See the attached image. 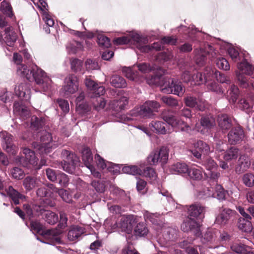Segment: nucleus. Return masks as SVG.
Listing matches in <instances>:
<instances>
[{"instance_id":"f257e3e1","label":"nucleus","mask_w":254,"mask_h":254,"mask_svg":"<svg viewBox=\"0 0 254 254\" xmlns=\"http://www.w3.org/2000/svg\"><path fill=\"white\" fill-rule=\"evenodd\" d=\"M17 74L29 81H34L39 85L42 92L48 93L53 89L54 84L51 79L36 65H33L31 68H28L25 65H19L17 68Z\"/></svg>"},{"instance_id":"f03ea898","label":"nucleus","mask_w":254,"mask_h":254,"mask_svg":"<svg viewBox=\"0 0 254 254\" xmlns=\"http://www.w3.org/2000/svg\"><path fill=\"white\" fill-rule=\"evenodd\" d=\"M237 66L235 74L240 85L245 88L251 86L254 89V67L246 59L239 63Z\"/></svg>"},{"instance_id":"7ed1b4c3","label":"nucleus","mask_w":254,"mask_h":254,"mask_svg":"<svg viewBox=\"0 0 254 254\" xmlns=\"http://www.w3.org/2000/svg\"><path fill=\"white\" fill-rule=\"evenodd\" d=\"M161 118L173 127L180 129L182 131L190 132L191 127L184 122L178 119L171 110H164L161 114Z\"/></svg>"},{"instance_id":"20e7f679","label":"nucleus","mask_w":254,"mask_h":254,"mask_svg":"<svg viewBox=\"0 0 254 254\" xmlns=\"http://www.w3.org/2000/svg\"><path fill=\"white\" fill-rule=\"evenodd\" d=\"M161 91L164 93L173 94L182 97L186 90L180 81L175 78H169L161 85Z\"/></svg>"},{"instance_id":"39448f33","label":"nucleus","mask_w":254,"mask_h":254,"mask_svg":"<svg viewBox=\"0 0 254 254\" xmlns=\"http://www.w3.org/2000/svg\"><path fill=\"white\" fill-rule=\"evenodd\" d=\"M40 141V144H37V147L42 154H47L58 146V143L53 140L51 134L46 131L41 132Z\"/></svg>"},{"instance_id":"423d86ee","label":"nucleus","mask_w":254,"mask_h":254,"mask_svg":"<svg viewBox=\"0 0 254 254\" xmlns=\"http://www.w3.org/2000/svg\"><path fill=\"white\" fill-rule=\"evenodd\" d=\"M133 38L135 39L137 43V49L141 53H149L152 51H160L162 48V42H155L151 45H146L148 43V39L147 37L140 35L139 34L134 35Z\"/></svg>"},{"instance_id":"0eeeda50","label":"nucleus","mask_w":254,"mask_h":254,"mask_svg":"<svg viewBox=\"0 0 254 254\" xmlns=\"http://www.w3.org/2000/svg\"><path fill=\"white\" fill-rule=\"evenodd\" d=\"M236 211L228 207H220L218 213L216 215L215 223L221 227L227 226L233 220Z\"/></svg>"},{"instance_id":"6e6552de","label":"nucleus","mask_w":254,"mask_h":254,"mask_svg":"<svg viewBox=\"0 0 254 254\" xmlns=\"http://www.w3.org/2000/svg\"><path fill=\"white\" fill-rule=\"evenodd\" d=\"M193 53L194 54V60L196 64L198 66H202L205 64L207 55L209 56L210 58L217 57V53L211 45L207 46L206 51L202 48H196L194 50Z\"/></svg>"},{"instance_id":"1a4fd4ad","label":"nucleus","mask_w":254,"mask_h":254,"mask_svg":"<svg viewBox=\"0 0 254 254\" xmlns=\"http://www.w3.org/2000/svg\"><path fill=\"white\" fill-rule=\"evenodd\" d=\"M160 107V105L157 101L148 100L140 106L137 114L141 118H152Z\"/></svg>"},{"instance_id":"9d476101","label":"nucleus","mask_w":254,"mask_h":254,"mask_svg":"<svg viewBox=\"0 0 254 254\" xmlns=\"http://www.w3.org/2000/svg\"><path fill=\"white\" fill-rule=\"evenodd\" d=\"M23 153L25 157L17 156L16 160L23 167L28 168L36 167L38 165V159L34 152L28 148H24L23 149Z\"/></svg>"},{"instance_id":"9b49d317","label":"nucleus","mask_w":254,"mask_h":254,"mask_svg":"<svg viewBox=\"0 0 254 254\" xmlns=\"http://www.w3.org/2000/svg\"><path fill=\"white\" fill-rule=\"evenodd\" d=\"M169 153L165 147H161L159 150L152 151L147 157L148 162L150 165H156L158 162L165 164L168 159Z\"/></svg>"},{"instance_id":"f8f14e48","label":"nucleus","mask_w":254,"mask_h":254,"mask_svg":"<svg viewBox=\"0 0 254 254\" xmlns=\"http://www.w3.org/2000/svg\"><path fill=\"white\" fill-rule=\"evenodd\" d=\"M136 223L135 217L132 215H129L122 216L115 225L116 227L120 229L122 232L130 234L132 231L134 225Z\"/></svg>"},{"instance_id":"ddd939ff","label":"nucleus","mask_w":254,"mask_h":254,"mask_svg":"<svg viewBox=\"0 0 254 254\" xmlns=\"http://www.w3.org/2000/svg\"><path fill=\"white\" fill-rule=\"evenodd\" d=\"M186 106L195 108L200 111H203L205 109V101L201 98H197L191 94H188L184 99Z\"/></svg>"},{"instance_id":"4468645a","label":"nucleus","mask_w":254,"mask_h":254,"mask_svg":"<svg viewBox=\"0 0 254 254\" xmlns=\"http://www.w3.org/2000/svg\"><path fill=\"white\" fill-rule=\"evenodd\" d=\"M78 88V81L77 76L73 74H69L64 79V85L63 87L66 95L73 94Z\"/></svg>"},{"instance_id":"2eb2a0df","label":"nucleus","mask_w":254,"mask_h":254,"mask_svg":"<svg viewBox=\"0 0 254 254\" xmlns=\"http://www.w3.org/2000/svg\"><path fill=\"white\" fill-rule=\"evenodd\" d=\"M0 138L2 142L3 148L8 153L15 154L17 150V147L13 143V136L6 131L0 132Z\"/></svg>"},{"instance_id":"dca6fc26","label":"nucleus","mask_w":254,"mask_h":254,"mask_svg":"<svg viewBox=\"0 0 254 254\" xmlns=\"http://www.w3.org/2000/svg\"><path fill=\"white\" fill-rule=\"evenodd\" d=\"M213 75V70L210 67H207L203 73L197 72L192 75L191 84L197 85L202 84Z\"/></svg>"},{"instance_id":"f3484780","label":"nucleus","mask_w":254,"mask_h":254,"mask_svg":"<svg viewBox=\"0 0 254 254\" xmlns=\"http://www.w3.org/2000/svg\"><path fill=\"white\" fill-rule=\"evenodd\" d=\"M188 217L193 219H198L202 217L205 207L201 203L195 202L188 206Z\"/></svg>"},{"instance_id":"a211bd4d","label":"nucleus","mask_w":254,"mask_h":254,"mask_svg":"<svg viewBox=\"0 0 254 254\" xmlns=\"http://www.w3.org/2000/svg\"><path fill=\"white\" fill-rule=\"evenodd\" d=\"M228 142L231 144H236L241 141L244 137V132L240 126L233 127L228 133Z\"/></svg>"},{"instance_id":"6ab92c4d","label":"nucleus","mask_w":254,"mask_h":254,"mask_svg":"<svg viewBox=\"0 0 254 254\" xmlns=\"http://www.w3.org/2000/svg\"><path fill=\"white\" fill-rule=\"evenodd\" d=\"M98 167L102 169L107 168V169L114 174H117L120 172V167L118 165L112 163L110 162H106L99 154H96L95 156Z\"/></svg>"},{"instance_id":"aec40b11","label":"nucleus","mask_w":254,"mask_h":254,"mask_svg":"<svg viewBox=\"0 0 254 254\" xmlns=\"http://www.w3.org/2000/svg\"><path fill=\"white\" fill-rule=\"evenodd\" d=\"M14 92L16 96L23 100L27 101L30 99V89L29 85L26 83H22L16 86Z\"/></svg>"},{"instance_id":"412c9836","label":"nucleus","mask_w":254,"mask_h":254,"mask_svg":"<svg viewBox=\"0 0 254 254\" xmlns=\"http://www.w3.org/2000/svg\"><path fill=\"white\" fill-rule=\"evenodd\" d=\"M200 123L202 129L200 131L204 134L207 132L215 126V121L213 117L210 116H205L201 118Z\"/></svg>"},{"instance_id":"4be33fe9","label":"nucleus","mask_w":254,"mask_h":254,"mask_svg":"<svg viewBox=\"0 0 254 254\" xmlns=\"http://www.w3.org/2000/svg\"><path fill=\"white\" fill-rule=\"evenodd\" d=\"M162 236L165 242L173 241L177 237L178 230L175 227L163 226L161 228Z\"/></svg>"},{"instance_id":"5701e85b","label":"nucleus","mask_w":254,"mask_h":254,"mask_svg":"<svg viewBox=\"0 0 254 254\" xmlns=\"http://www.w3.org/2000/svg\"><path fill=\"white\" fill-rule=\"evenodd\" d=\"M24 208L27 214L30 217H33L34 213L37 215H44V212L46 211L42 206L37 204H33L32 206L28 204H24Z\"/></svg>"},{"instance_id":"b1692460","label":"nucleus","mask_w":254,"mask_h":254,"mask_svg":"<svg viewBox=\"0 0 254 254\" xmlns=\"http://www.w3.org/2000/svg\"><path fill=\"white\" fill-rule=\"evenodd\" d=\"M251 164L250 158L247 155H240L238 161V166L236 168L237 173H241L249 168Z\"/></svg>"},{"instance_id":"393cba45","label":"nucleus","mask_w":254,"mask_h":254,"mask_svg":"<svg viewBox=\"0 0 254 254\" xmlns=\"http://www.w3.org/2000/svg\"><path fill=\"white\" fill-rule=\"evenodd\" d=\"M38 2L40 4L38 5V7L40 9L43 11V19L45 21L46 25L49 27H53L54 25V21L51 16L46 11H44V9L47 10V7H48L47 3L44 0H38Z\"/></svg>"},{"instance_id":"a878e982","label":"nucleus","mask_w":254,"mask_h":254,"mask_svg":"<svg viewBox=\"0 0 254 254\" xmlns=\"http://www.w3.org/2000/svg\"><path fill=\"white\" fill-rule=\"evenodd\" d=\"M138 34L133 32H130L128 36L119 37L114 40V43L116 45H124L129 44L134 45L137 48V43L133 38L134 35Z\"/></svg>"},{"instance_id":"bb28decb","label":"nucleus","mask_w":254,"mask_h":254,"mask_svg":"<svg viewBox=\"0 0 254 254\" xmlns=\"http://www.w3.org/2000/svg\"><path fill=\"white\" fill-rule=\"evenodd\" d=\"M4 31V40L6 44L9 47L13 46L17 38L16 33L14 31L12 27L6 28Z\"/></svg>"},{"instance_id":"cd10ccee","label":"nucleus","mask_w":254,"mask_h":254,"mask_svg":"<svg viewBox=\"0 0 254 254\" xmlns=\"http://www.w3.org/2000/svg\"><path fill=\"white\" fill-rule=\"evenodd\" d=\"M240 155V150L235 146H232L227 149L224 153L223 158L225 161L229 162L236 160Z\"/></svg>"},{"instance_id":"c85d7f7f","label":"nucleus","mask_w":254,"mask_h":254,"mask_svg":"<svg viewBox=\"0 0 254 254\" xmlns=\"http://www.w3.org/2000/svg\"><path fill=\"white\" fill-rule=\"evenodd\" d=\"M7 194L11 199L13 203L17 205L19 203L20 200H23L25 197L21 194L17 190L13 189L12 186H9L8 188L5 189Z\"/></svg>"},{"instance_id":"c756f323","label":"nucleus","mask_w":254,"mask_h":254,"mask_svg":"<svg viewBox=\"0 0 254 254\" xmlns=\"http://www.w3.org/2000/svg\"><path fill=\"white\" fill-rule=\"evenodd\" d=\"M251 220H246L245 218H240L239 219L238 226L239 229L245 233H253L254 237V227H253Z\"/></svg>"},{"instance_id":"7c9ffc66","label":"nucleus","mask_w":254,"mask_h":254,"mask_svg":"<svg viewBox=\"0 0 254 254\" xmlns=\"http://www.w3.org/2000/svg\"><path fill=\"white\" fill-rule=\"evenodd\" d=\"M166 124L161 121H152L149 125L150 128H153L158 133L165 134L169 131L166 128Z\"/></svg>"},{"instance_id":"2f4dec72","label":"nucleus","mask_w":254,"mask_h":254,"mask_svg":"<svg viewBox=\"0 0 254 254\" xmlns=\"http://www.w3.org/2000/svg\"><path fill=\"white\" fill-rule=\"evenodd\" d=\"M40 181L35 177L27 176L23 181V185L26 190L30 191L39 186Z\"/></svg>"},{"instance_id":"473e14b6","label":"nucleus","mask_w":254,"mask_h":254,"mask_svg":"<svg viewBox=\"0 0 254 254\" xmlns=\"http://www.w3.org/2000/svg\"><path fill=\"white\" fill-rule=\"evenodd\" d=\"M83 229L80 227L75 226L71 227L67 234V239L70 241H75L83 233Z\"/></svg>"},{"instance_id":"72a5a7b5","label":"nucleus","mask_w":254,"mask_h":254,"mask_svg":"<svg viewBox=\"0 0 254 254\" xmlns=\"http://www.w3.org/2000/svg\"><path fill=\"white\" fill-rule=\"evenodd\" d=\"M230 87L227 91V96L230 103L235 104L239 95V90L238 87L234 84H230Z\"/></svg>"},{"instance_id":"f704fd0d","label":"nucleus","mask_w":254,"mask_h":254,"mask_svg":"<svg viewBox=\"0 0 254 254\" xmlns=\"http://www.w3.org/2000/svg\"><path fill=\"white\" fill-rule=\"evenodd\" d=\"M213 77V75L208 78V80H207L204 83L206 84L207 89L217 94L222 95L224 93V91L219 84L215 81H212Z\"/></svg>"},{"instance_id":"c9c22d12","label":"nucleus","mask_w":254,"mask_h":254,"mask_svg":"<svg viewBox=\"0 0 254 254\" xmlns=\"http://www.w3.org/2000/svg\"><path fill=\"white\" fill-rule=\"evenodd\" d=\"M218 122L220 128L223 131L229 129L232 126L231 120L227 115L219 116L218 117Z\"/></svg>"},{"instance_id":"e433bc0d","label":"nucleus","mask_w":254,"mask_h":254,"mask_svg":"<svg viewBox=\"0 0 254 254\" xmlns=\"http://www.w3.org/2000/svg\"><path fill=\"white\" fill-rule=\"evenodd\" d=\"M189 169L186 163L178 162L171 167V171L174 174H187Z\"/></svg>"},{"instance_id":"4c0bfd02","label":"nucleus","mask_w":254,"mask_h":254,"mask_svg":"<svg viewBox=\"0 0 254 254\" xmlns=\"http://www.w3.org/2000/svg\"><path fill=\"white\" fill-rule=\"evenodd\" d=\"M202 170L200 167H191L189 169L187 174L190 179L199 181L202 178Z\"/></svg>"},{"instance_id":"58836bf2","label":"nucleus","mask_w":254,"mask_h":254,"mask_svg":"<svg viewBox=\"0 0 254 254\" xmlns=\"http://www.w3.org/2000/svg\"><path fill=\"white\" fill-rule=\"evenodd\" d=\"M110 83L112 86L116 88H125L127 85L126 80L123 77L117 75L111 77Z\"/></svg>"},{"instance_id":"ea45409f","label":"nucleus","mask_w":254,"mask_h":254,"mask_svg":"<svg viewBox=\"0 0 254 254\" xmlns=\"http://www.w3.org/2000/svg\"><path fill=\"white\" fill-rule=\"evenodd\" d=\"M82 159L86 167L92 165L93 156L90 149L84 147L82 151Z\"/></svg>"},{"instance_id":"a19ab883","label":"nucleus","mask_w":254,"mask_h":254,"mask_svg":"<svg viewBox=\"0 0 254 254\" xmlns=\"http://www.w3.org/2000/svg\"><path fill=\"white\" fill-rule=\"evenodd\" d=\"M42 217L46 222L51 225L56 223L59 219L58 215L50 210H46L44 212V215Z\"/></svg>"},{"instance_id":"79ce46f5","label":"nucleus","mask_w":254,"mask_h":254,"mask_svg":"<svg viewBox=\"0 0 254 254\" xmlns=\"http://www.w3.org/2000/svg\"><path fill=\"white\" fill-rule=\"evenodd\" d=\"M193 147L203 154L207 155L211 152L209 145L202 140H197L194 142Z\"/></svg>"},{"instance_id":"37998d69","label":"nucleus","mask_w":254,"mask_h":254,"mask_svg":"<svg viewBox=\"0 0 254 254\" xmlns=\"http://www.w3.org/2000/svg\"><path fill=\"white\" fill-rule=\"evenodd\" d=\"M148 233V229L143 222H139L136 224L134 229V234L136 236L143 237Z\"/></svg>"},{"instance_id":"c03bdc74","label":"nucleus","mask_w":254,"mask_h":254,"mask_svg":"<svg viewBox=\"0 0 254 254\" xmlns=\"http://www.w3.org/2000/svg\"><path fill=\"white\" fill-rule=\"evenodd\" d=\"M197 226V221L189 217L181 225V229L185 232L191 231L193 227Z\"/></svg>"},{"instance_id":"a18cd8bd","label":"nucleus","mask_w":254,"mask_h":254,"mask_svg":"<svg viewBox=\"0 0 254 254\" xmlns=\"http://www.w3.org/2000/svg\"><path fill=\"white\" fill-rule=\"evenodd\" d=\"M45 125V119L43 118H38L33 116L31 119V128L37 130L42 128Z\"/></svg>"},{"instance_id":"49530a36","label":"nucleus","mask_w":254,"mask_h":254,"mask_svg":"<svg viewBox=\"0 0 254 254\" xmlns=\"http://www.w3.org/2000/svg\"><path fill=\"white\" fill-rule=\"evenodd\" d=\"M166 80L161 75H154L148 77L146 79L147 84L150 85H160V87L164 83V80Z\"/></svg>"},{"instance_id":"de8ad7c7","label":"nucleus","mask_w":254,"mask_h":254,"mask_svg":"<svg viewBox=\"0 0 254 254\" xmlns=\"http://www.w3.org/2000/svg\"><path fill=\"white\" fill-rule=\"evenodd\" d=\"M83 48L82 44L80 42L77 41L70 43L66 46L67 51L70 54H74L78 51L82 50Z\"/></svg>"},{"instance_id":"09e8293b","label":"nucleus","mask_w":254,"mask_h":254,"mask_svg":"<svg viewBox=\"0 0 254 254\" xmlns=\"http://www.w3.org/2000/svg\"><path fill=\"white\" fill-rule=\"evenodd\" d=\"M93 98L92 103L94 108L97 110L100 111L103 109L106 104L105 100L102 97H94L91 96Z\"/></svg>"},{"instance_id":"8fccbe9b","label":"nucleus","mask_w":254,"mask_h":254,"mask_svg":"<svg viewBox=\"0 0 254 254\" xmlns=\"http://www.w3.org/2000/svg\"><path fill=\"white\" fill-rule=\"evenodd\" d=\"M202 165L208 171L215 170L218 167L217 163L211 157H207L203 161Z\"/></svg>"},{"instance_id":"3c124183","label":"nucleus","mask_w":254,"mask_h":254,"mask_svg":"<svg viewBox=\"0 0 254 254\" xmlns=\"http://www.w3.org/2000/svg\"><path fill=\"white\" fill-rule=\"evenodd\" d=\"M161 100L163 103L172 108L176 107L179 105L178 100L171 96H164L161 97Z\"/></svg>"},{"instance_id":"603ef678","label":"nucleus","mask_w":254,"mask_h":254,"mask_svg":"<svg viewBox=\"0 0 254 254\" xmlns=\"http://www.w3.org/2000/svg\"><path fill=\"white\" fill-rule=\"evenodd\" d=\"M215 197L220 201L224 200L228 194V191L220 185H217L215 187Z\"/></svg>"},{"instance_id":"864d4df0","label":"nucleus","mask_w":254,"mask_h":254,"mask_svg":"<svg viewBox=\"0 0 254 254\" xmlns=\"http://www.w3.org/2000/svg\"><path fill=\"white\" fill-rule=\"evenodd\" d=\"M216 237L215 231L213 229H208L202 236L201 241L203 243H206L209 242H212Z\"/></svg>"},{"instance_id":"5fc2aeb1","label":"nucleus","mask_w":254,"mask_h":254,"mask_svg":"<svg viewBox=\"0 0 254 254\" xmlns=\"http://www.w3.org/2000/svg\"><path fill=\"white\" fill-rule=\"evenodd\" d=\"M124 173L132 175H141L142 170L136 166H125L122 169Z\"/></svg>"},{"instance_id":"6e6d98bb","label":"nucleus","mask_w":254,"mask_h":254,"mask_svg":"<svg viewBox=\"0 0 254 254\" xmlns=\"http://www.w3.org/2000/svg\"><path fill=\"white\" fill-rule=\"evenodd\" d=\"M97 42L99 46L103 48H108L111 45L110 39L102 34H98Z\"/></svg>"},{"instance_id":"4d7b16f0","label":"nucleus","mask_w":254,"mask_h":254,"mask_svg":"<svg viewBox=\"0 0 254 254\" xmlns=\"http://www.w3.org/2000/svg\"><path fill=\"white\" fill-rule=\"evenodd\" d=\"M0 10L8 17H10L13 15L12 7L10 3L5 0L1 2Z\"/></svg>"},{"instance_id":"13d9d810","label":"nucleus","mask_w":254,"mask_h":254,"mask_svg":"<svg viewBox=\"0 0 254 254\" xmlns=\"http://www.w3.org/2000/svg\"><path fill=\"white\" fill-rule=\"evenodd\" d=\"M123 72L125 76L128 79L132 81H137L136 71H133L130 67H125L123 69Z\"/></svg>"},{"instance_id":"bf43d9fd","label":"nucleus","mask_w":254,"mask_h":254,"mask_svg":"<svg viewBox=\"0 0 254 254\" xmlns=\"http://www.w3.org/2000/svg\"><path fill=\"white\" fill-rule=\"evenodd\" d=\"M144 218L146 221H150L153 224H158V220L159 215L158 213H151L146 211L144 213Z\"/></svg>"},{"instance_id":"052dcab7","label":"nucleus","mask_w":254,"mask_h":254,"mask_svg":"<svg viewBox=\"0 0 254 254\" xmlns=\"http://www.w3.org/2000/svg\"><path fill=\"white\" fill-rule=\"evenodd\" d=\"M216 64L217 66L224 70H229L230 66L228 62L224 58H217L216 61Z\"/></svg>"},{"instance_id":"680f3d73","label":"nucleus","mask_w":254,"mask_h":254,"mask_svg":"<svg viewBox=\"0 0 254 254\" xmlns=\"http://www.w3.org/2000/svg\"><path fill=\"white\" fill-rule=\"evenodd\" d=\"M213 195L211 189L209 188H204L198 191L197 197L199 199H206L210 197Z\"/></svg>"},{"instance_id":"e2e57ef3","label":"nucleus","mask_w":254,"mask_h":254,"mask_svg":"<svg viewBox=\"0 0 254 254\" xmlns=\"http://www.w3.org/2000/svg\"><path fill=\"white\" fill-rule=\"evenodd\" d=\"M243 183L248 187H252L254 186V175L252 173H246L243 176Z\"/></svg>"},{"instance_id":"0e129e2a","label":"nucleus","mask_w":254,"mask_h":254,"mask_svg":"<svg viewBox=\"0 0 254 254\" xmlns=\"http://www.w3.org/2000/svg\"><path fill=\"white\" fill-rule=\"evenodd\" d=\"M215 75L217 80L222 83H226L227 84H231V81L229 78L226 77L225 74L220 72L216 70L213 71V76Z\"/></svg>"},{"instance_id":"69168bd1","label":"nucleus","mask_w":254,"mask_h":254,"mask_svg":"<svg viewBox=\"0 0 254 254\" xmlns=\"http://www.w3.org/2000/svg\"><path fill=\"white\" fill-rule=\"evenodd\" d=\"M10 174L13 178L16 180H21L25 176L24 171L18 167H14L10 171Z\"/></svg>"},{"instance_id":"338daca9","label":"nucleus","mask_w":254,"mask_h":254,"mask_svg":"<svg viewBox=\"0 0 254 254\" xmlns=\"http://www.w3.org/2000/svg\"><path fill=\"white\" fill-rule=\"evenodd\" d=\"M77 163H72L71 160H64V162H61V166L64 171L68 173L71 174L73 173L74 169V166Z\"/></svg>"},{"instance_id":"774afa93","label":"nucleus","mask_w":254,"mask_h":254,"mask_svg":"<svg viewBox=\"0 0 254 254\" xmlns=\"http://www.w3.org/2000/svg\"><path fill=\"white\" fill-rule=\"evenodd\" d=\"M83 63L81 60L77 59H72L70 60L71 69L74 72L81 71Z\"/></svg>"}]
</instances>
